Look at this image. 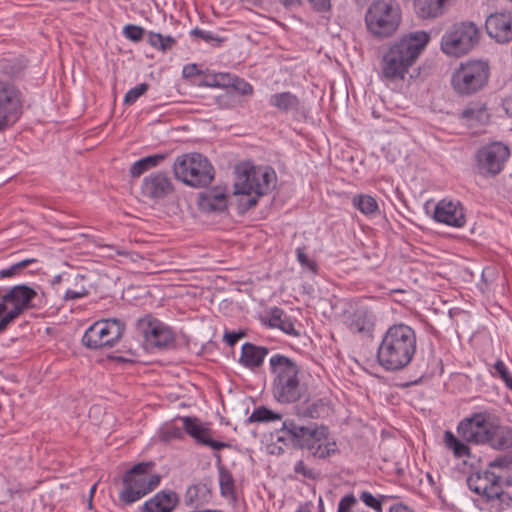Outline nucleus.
Here are the masks:
<instances>
[{
  "mask_svg": "<svg viewBox=\"0 0 512 512\" xmlns=\"http://www.w3.org/2000/svg\"><path fill=\"white\" fill-rule=\"evenodd\" d=\"M183 429L197 445L207 446L213 450H221L230 448L231 444L214 439L215 431L211 428L210 423L203 422L198 417L183 416L180 417Z\"/></svg>",
  "mask_w": 512,
  "mask_h": 512,
  "instance_id": "obj_18",
  "label": "nucleus"
},
{
  "mask_svg": "<svg viewBox=\"0 0 512 512\" xmlns=\"http://www.w3.org/2000/svg\"><path fill=\"white\" fill-rule=\"evenodd\" d=\"M244 335L245 334L243 332H226L224 335V340L229 346H234Z\"/></svg>",
  "mask_w": 512,
  "mask_h": 512,
  "instance_id": "obj_55",
  "label": "nucleus"
},
{
  "mask_svg": "<svg viewBox=\"0 0 512 512\" xmlns=\"http://www.w3.org/2000/svg\"><path fill=\"white\" fill-rule=\"evenodd\" d=\"M267 354L266 347L247 342L242 345L239 362L246 368L254 369L262 365Z\"/></svg>",
  "mask_w": 512,
  "mask_h": 512,
  "instance_id": "obj_27",
  "label": "nucleus"
},
{
  "mask_svg": "<svg viewBox=\"0 0 512 512\" xmlns=\"http://www.w3.org/2000/svg\"><path fill=\"white\" fill-rule=\"evenodd\" d=\"M36 261L37 260L34 258H29V259L22 260L18 263H15L12 266H10L9 268L1 270L0 277L7 278V277L14 276V275L20 273L24 268H26L30 264L35 263Z\"/></svg>",
  "mask_w": 512,
  "mask_h": 512,
  "instance_id": "obj_41",
  "label": "nucleus"
},
{
  "mask_svg": "<svg viewBox=\"0 0 512 512\" xmlns=\"http://www.w3.org/2000/svg\"><path fill=\"white\" fill-rule=\"evenodd\" d=\"M147 41L151 46L166 52L171 50L176 44V40L171 36H163L160 33L149 32L147 35Z\"/></svg>",
  "mask_w": 512,
  "mask_h": 512,
  "instance_id": "obj_36",
  "label": "nucleus"
},
{
  "mask_svg": "<svg viewBox=\"0 0 512 512\" xmlns=\"http://www.w3.org/2000/svg\"><path fill=\"white\" fill-rule=\"evenodd\" d=\"M296 512H310L307 508H300Z\"/></svg>",
  "mask_w": 512,
  "mask_h": 512,
  "instance_id": "obj_64",
  "label": "nucleus"
},
{
  "mask_svg": "<svg viewBox=\"0 0 512 512\" xmlns=\"http://www.w3.org/2000/svg\"><path fill=\"white\" fill-rule=\"evenodd\" d=\"M352 203L354 207L367 216L374 215L379 211L376 199L370 195H356L353 197Z\"/></svg>",
  "mask_w": 512,
  "mask_h": 512,
  "instance_id": "obj_33",
  "label": "nucleus"
},
{
  "mask_svg": "<svg viewBox=\"0 0 512 512\" xmlns=\"http://www.w3.org/2000/svg\"><path fill=\"white\" fill-rule=\"evenodd\" d=\"M37 296L34 289L17 285L5 294L0 292V334L27 309L33 307L32 300Z\"/></svg>",
  "mask_w": 512,
  "mask_h": 512,
  "instance_id": "obj_10",
  "label": "nucleus"
},
{
  "mask_svg": "<svg viewBox=\"0 0 512 512\" xmlns=\"http://www.w3.org/2000/svg\"><path fill=\"white\" fill-rule=\"evenodd\" d=\"M209 493V489L205 484L191 485L186 491L185 502L188 505L199 507L207 501Z\"/></svg>",
  "mask_w": 512,
  "mask_h": 512,
  "instance_id": "obj_32",
  "label": "nucleus"
},
{
  "mask_svg": "<svg viewBox=\"0 0 512 512\" xmlns=\"http://www.w3.org/2000/svg\"><path fill=\"white\" fill-rule=\"evenodd\" d=\"M494 415L484 411L474 413L460 421L457 432L460 438L471 444H487Z\"/></svg>",
  "mask_w": 512,
  "mask_h": 512,
  "instance_id": "obj_15",
  "label": "nucleus"
},
{
  "mask_svg": "<svg viewBox=\"0 0 512 512\" xmlns=\"http://www.w3.org/2000/svg\"><path fill=\"white\" fill-rule=\"evenodd\" d=\"M390 512H414L407 505L402 503L394 504L390 507Z\"/></svg>",
  "mask_w": 512,
  "mask_h": 512,
  "instance_id": "obj_58",
  "label": "nucleus"
},
{
  "mask_svg": "<svg viewBox=\"0 0 512 512\" xmlns=\"http://www.w3.org/2000/svg\"><path fill=\"white\" fill-rule=\"evenodd\" d=\"M281 415L276 414L273 411L269 410L266 407H259L253 411V413L248 418L249 422H267L273 420H280Z\"/></svg>",
  "mask_w": 512,
  "mask_h": 512,
  "instance_id": "obj_39",
  "label": "nucleus"
},
{
  "mask_svg": "<svg viewBox=\"0 0 512 512\" xmlns=\"http://www.w3.org/2000/svg\"><path fill=\"white\" fill-rule=\"evenodd\" d=\"M219 485L224 497H232L235 494L234 478L224 466L219 467Z\"/></svg>",
  "mask_w": 512,
  "mask_h": 512,
  "instance_id": "obj_35",
  "label": "nucleus"
},
{
  "mask_svg": "<svg viewBox=\"0 0 512 512\" xmlns=\"http://www.w3.org/2000/svg\"><path fill=\"white\" fill-rule=\"evenodd\" d=\"M401 22V10L393 0L374 1L365 14L368 31L377 38L392 36Z\"/></svg>",
  "mask_w": 512,
  "mask_h": 512,
  "instance_id": "obj_6",
  "label": "nucleus"
},
{
  "mask_svg": "<svg viewBox=\"0 0 512 512\" xmlns=\"http://www.w3.org/2000/svg\"><path fill=\"white\" fill-rule=\"evenodd\" d=\"M191 36L195 38H201L206 42H212V41H220L217 37H215L211 32L202 30L200 28H194L190 32Z\"/></svg>",
  "mask_w": 512,
  "mask_h": 512,
  "instance_id": "obj_50",
  "label": "nucleus"
},
{
  "mask_svg": "<svg viewBox=\"0 0 512 512\" xmlns=\"http://www.w3.org/2000/svg\"><path fill=\"white\" fill-rule=\"evenodd\" d=\"M508 388L512 390V378L509 379L508 383H505Z\"/></svg>",
  "mask_w": 512,
  "mask_h": 512,
  "instance_id": "obj_63",
  "label": "nucleus"
},
{
  "mask_svg": "<svg viewBox=\"0 0 512 512\" xmlns=\"http://www.w3.org/2000/svg\"><path fill=\"white\" fill-rule=\"evenodd\" d=\"M357 503V498L352 493L347 494L341 498L337 512H353V508Z\"/></svg>",
  "mask_w": 512,
  "mask_h": 512,
  "instance_id": "obj_45",
  "label": "nucleus"
},
{
  "mask_svg": "<svg viewBox=\"0 0 512 512\" xmlns=\"http://www.w3.org/2000/svg\"><path fill=\"white\" fill-rule=\"evenodd\" d=\"M116 253H117L118 255H127V254H128V252H126V251H122V250H117V251H116Z\"/></svg>",
  "mask_w": 512,
  "mask_h": 512,
  "instance_id": "obj_62",
  "label": "nucleus"
},
{
  "mask_svg": "<svg viewBox=\"0 0 512 512\" xmlns=\"http://www.w3.org/2000/svg\"><path fill=\"white\" fill-rule=\"evenodd\" d=\"M184 429L173 424L163 426L159 431V438L163 442L184 439Z\"/></svg>",
  "mask_w": 512,
  "mask_h": 512,
  "instance_id": "obj_38",
  "label": "nucleus"
},
{
  "mask_svg": "<svg viewBox=\"0 0 512 512\" xmlns=\"http://www.w3.org/2000/svg\"><path fill=\"white\" fill-rule=\"evenodd\" d=\"M285 318L286 316L284 315V311L280 308L275 307L271 310L268 324L272 328H279V326L281 325Z\"/></svg>",
  "mask_w": 512,
  "mask_h": 512,
  "instance_id": "obj_48",
  "label": "nucleus"
},
{
  "mask_svg": "<svg viewBox=\"0 0 512 512\" xmlns=\"http://www.w3.org/2000/svg\"><path fill=\"white\" fill-rule=\"evenodd\" d=\"M144 34L145 30L134 24H128L123 28V35L133 42L141 41Z\"/></svg>",
  "mask_w": 512,
  "mask_h": 512,
  "instance_id": "obj_44",
  "label": "nucleus"
},
{
  "mask_svg": "<svg viewBox=\"0 0 512 512\" xmlns=\"http://www.w3.org/2000/svg\"><path fill=\"white\" fill-rule=\"evenodd\" d=\"M136 327L148 346L162 349L174 342V335L168 326L150 315L138 319Z\"/></svg>",
  "mask_w": 512,
  "mask_h": 512,
  "instance_id": "obj_17",
  "label": "nucleus"
},
{
  "mask_svg": "<svg viewBox=\"0 0 512 512\" xmlns=\"http://www.w3.org/2000/svg\"><path fill=\"white\" fill-rule=\"evenodd\" d=\"M199 205L206 211L222 212L227 208V195L224 191H205L199 196Z\"/></svg>",
  "mask_w": 512,
  "mask_h": 512,
  "instance_id": "obj_28",
  "label": "nucleus"
},
{
  "mask_svg": "<svg viewBox=\"0 0 512 512\" xmlns=\"http://www.w3.org/2000/svg\"><path fill=\"white\" fill-rule=\"evenodd\" d=\"M375 325V317L366 308L357 309L349 318L351 332L370 336Z\"/></svg>",
  "mask_w": 512,
  "mask_h": 512,
  "instance_id": "obj_26",
  "label": "nucleus"
},
{
  "mask_svg": "<svg viewBox=\"0 0 512 512\" xmlns=\"http://www.w3.org/2000/svg\"><path fill=\"white\" fill-rule=\"evenodd\" d=\"M279 329L294 337H298L300 335V333L295 329L294 323L288 317L284 319V321L279 326Z\"/></svg>",
  "mask_w": 512,
  "mask_h": 512,
  "instance_id": "obj_51",
  "label": "nucleus"
},
{
  "mask_svg": "<svg viewBox=\"0 0 512 512\" xmlns=\"http://www.w3.org/2000/svg\"><path fill=\"white\" fill-rule=\"evenodd\" d=\"M430 40L425 31L405 34L389 46L382 57V76L389 81L403 80Z\"/></svg>",
  "mask_w": 512,
  "mask_h": 512,
  "instance_id": "obj_2",
  "label": "nucleus"
},
{
  "mask_svg": "<svg viewBox=\"0 0 512 512\" xmlns=\"http://www.w3.org/2000/svg\"><path fill=\"white\" fill-rule=\"evenodd\" d=\"M151 463H138L128 470L123 477V490L120 499L132 504L154 490L160 483V476L150 474Z\"/></svg>",
  "mask_w": 512,
  "mask_h": 512,
  "instance_id": "obj_9",
  "label": "nucleus"
},
{
  "mask_svg": "<svg viewBox=\"0 0 512 512\" xmlns=\"http://www.w3.org/2000/svg\"><path fill=\"white\" fill-rule=\"evenodd\" d=\"M489 78V66L481 60L462 63L453 73L452 86L461 95H471L481 90Z\"/></svg>",
  "mask_w": 512,
  "mask_h": 512,
  "instance_id": "obj_11",
  "label": "nucleus"
},
{
  "mask_svg": "<svg viewBox=\"0 0 512 512\" xmlns=\"http://www.w3.org/2000/svg\"><path fill=\"white\" fill-rule=\"evenodd\" d=\"M456 0H415V11L422 19L442 16Z\"/></svg>",
  "mask_w": 512,
  "mask_h": 512,
  "instance_id": "obj_24",
  "label": "nucleus"
},
{
  "mask_svg": "<svg viewBox=\"0 0 512 512\" xmlns=\"http://www.w3.org/2000/svg\"><path fill=\"white\" fill-rule=\"evenodd\" d=\"M467 485L472 492L481 496L485 502L490 503L498 501L499 510L510 506V495L504 490H501V487L494 481L489 465H487L484 470L469 475Z\"/></svg>",
  "mask_w": 512,
  "mask_h": 512,
  "instance_id": "obj_14",
  "label": "nucleus"
},
{
  "mask_svg": "<svg viewBox=\"0 0 512 512\" xmlns=\"http://www.w3.org/2000/svg\"><path fill=\"white\" fill-rule=\"evenodd\" d=\"M445 446L453 452L455 458H469L471 450L467 442L457 438L451 431H445L443 438Z\"/></svg>",
  "mask_w": 512,
  "mask_h": 512,
  "instance_id": "obj_31",
  "label": "nucleus"
},
{
  "mask_svg": "<svg viewBox=\"0 0 512 512\" xmlns=\"http://www.w3.org/2000/svg\"><path fill=\"white\" fill-rule=\"evenodd\" d=\"M492 426L487 444L496 450L512 448V427L502 425L496 416L493 418Z\"/></svg>",
  "mask_w": 512,
  "mask_h": 512,
  "instance_id": "obj_23",
  "label": "nucleus"
},
{
  "mask_svg": "<svg viewBox=\"0 0 512 512\" xmlns=\"http://www.w3.org/2000/svg\"><path fill=\"white\" fill-rule=\"evenodd\" d=\"M234 77H231L229 74L220 73L215 76V84L217 86H232Z\"/></svg>",
  "mask_w": 512,
  "mask_h": 512,
  "instance_id": "obj_53",
  "label": "nucleus"
},
{
  "mask_svg": "<svg viewBox=\"0 0 512 512\" xmlns=\"http://www.w3.org/2000/svg\"><path fill=\"white\" fill-rule=\"evenodd\" d=\"M325 410V404L323 400L319 399L313 402H306L305 405L299 409L298 415L306 418L316 419Z\"/></svg>",
  "mask_w": 512,
  "mask_h": 512,
  "instance_id": "obj_37",
  "label": "nucleus"
},
{
  "mask_svg": "<svg viewBox=\"0 0 512 512\" xmlns=\"http://www.w3.org/2000/svg\"><path fill=\"white\" fill-rule=\"evenodd\" d=\"M505 106L507 110L512 109V94L505 99Z\"/></svg>",
  "mask_w": 512,
  "mask_h": 512,
  "instance_id": "obj_59",
  "label": "nucleus"
},
{
  "mask_svg": "<svg viewBox=\"0 0 512 512\" xmlns=\"http://www.w3.org/2000/svg\"><path fill=\"white\" fill-rule=\"evenodd\" d=\"M140 190L144 198L158 202L171 195L174 186L166 173L153 172L143 178Z\"/></svg>",
  "mask_w": 512,
  "mask_h": 512,
  "instance_id": "obj_19",
  "label": "nucleus"
},
{
  "mask_svg": "<svg viewBox=\"0 0 512 512\" xmlns=\"http://www.w3.org/2000/svg\"><path fill=\"white\" fill-rule=\"evenodd\" d=\"M434 219L439 223L461 228L466 223L464 207L459 200L444 198L435 206Z\"/></svg>",
  "mask_w": 512,
  "mask_h": 512,
  "instance_id": "obj_20",
  "label": "nucleus"
},
{
  "mask_svg": "<svg viewBox=\"0 0 512 512\" xmlns=\"http://www.w3.org/2000/svg\"><path fill=\"white\" fill-rule=\"evenodd\" d=\"M480 39V31L471 21L451 25L441 38V50L448 56L461 57L474 49Z\"/></svg>",
  "mask_w": 512,
  "mask_h": 512,
  "instance_id": "obj_8",
  "label": "nucleus"
},
{
  "mask_svg": "<svg viewBox=\"0 0 512 512\" xmlns=\"http://www.w3.org/2000/svg\"><path fill=\"white\" fill-rule=\"evenodd\" d=\"M417 349L415 330L404 323L390 326L384 333L377 350V360L387 371H399L407 367Z\"/></svg>",
  "mask_w": 512,
  "mask_h": 512,
  "instance_id": "obj_1",
  "label": "nucleus"
},
{
  "mask_svg": "<svg viewBox=\"0 0 512 512\" xmlns=\"http://www.w3.org/2000/svg\"><path fill=\"white\" fill-rule=\"evenodd\" d=\"M488 35L499 43L512 40V12L503 11L491 14L485 23Z\"/></svg>",
  "mask_w": 512,
  "mask_h": 512,
  "instance_id": "obj_21",
  "label": "nucleus"
},
{
  "mask_svg": "<svg viewBox=\"0 0 512 512\" xmlns=\"http://www.w3.org/2000/svg\"><path fill=\"white\" fill-rule=\"evenodd\" d=\"M486 117V108L482 104L469 105L460 113V118L467 121L471 125L474 122H482Z\"/></svg>",
  "mask_w": 512,
  "mask_h": 512,
  "instance_id": "obj_34",
  "label": "nucleus"
},
{
  "mask_svg": "<svg viewBox=\"0 0 512 512\" xmlns=\"http://www.w3.org/2000/svg\"><path fill=\"white\" fill-rule=\"evenodd\" d=\"M270 369L274 375L273 395L280 403H293L301 399L306 391L300 383V368L289 357L275 354L270 358Z\"/></svg>",
  "mask_w": 512,
  "mask_h": 512,
  "instance_id": "obj_4",
  "label": "nucleus"
},
{
  "mask_svg": "<svg viewBox=\"0 0 512 512\" xmlns=\"http://www.w3.org/2000/svg\"><path fill=\"white\" fill-rule=\"evenodd\" d=\"M296 256L301 266L308 268L312 272H316V263L307 256L304 248H297Z\"/></svg>",
  "mask_w": 512,
  "mask_h": 512,
  "instance_id": "obj_46",
  "label": "nucleus"
},
{
  "mask_svg": "<svg viewBox=\"0 0 512 512\" xmlns=\"http://www.w3.org/2000/svg\"><path fill=\"white\" fill-rule=\"evenodd\" d=\"M360 500L365 503L366 506L373 508L377 512L382 511V503L388 496H380V498L374 497L370 492L363 491L359 496Z\"/></svg>",
  "mask_w": 512,
  "mask_h": 512,
  "instance_id": "obj_40",
  "label": "nucleus"
},
{
  "mask_svg": "<svg viewBox=\"0 0 512 512\" xmlns=\"http://www.w3.org/2000/svg\"><path fill=\"white\" fill-rule=\"evenodd\" d=\"M21 114L20 91L12 84L0 81V131L14 125Z\"/></svg>",
  "mask_w": 512,
  "mask_h": 512,
  "instance_id": "obj_16",
  "label": "nucleus"
},
{
  "mask_svg": "<svg viewBox=\"0 0 512 512\" xmlns=\"http://www.w3.org/2000/svg\"><path fill=\"white\" fill-rule=\"evenodd\" d=\"M95 490H96V485H93L90 489L89 508H92V497H93V494L95 493Z\"/></svg>",
  "mask_w": 512,
  "mask_h": 512,
  "instance_id": "obj_61",
  "label": "nucleus"
},
{
  "mask_svg": "<svg viewBox=\"0 0 512 512\" xmlns=\"http://www.w3.org/2000/svg\"><path fill=\"white\" fill-rule=\"evenodd\" d=\"M86 295H88V291L85 288H82L79 291L69 289L66 291V293L64 295V299L65 300H75V299L82 298Z\"/></svg>",
  "mask_w": 512,
  "mask_h": 512,
  "instance_id": "obj_54",
  "label": "nucleus"
},
{
  "mask_svg": "<svg viewBox=\"0 0 512 512\" xmlns=\"http://www.w3.org/2000/svg\"><path fill=\"white\" fill-rule=\"evenodd\" d=\"M36 261L37 260L34 258H29V259L22 260L18 263H15L12 266H10L9 268L1 270L0 277L7 278V277L14 276V275L20 273L24 268H26L30 264L35 263Z\"/></svg>",
  "mask_w": 512,
  "mask_h": 512,
  "instance_id": "obj_42",
  "label": "nucleus"
},
{
  "mask_svg": "<svg viewBox=\"0 0 512 512\" xmlns=\"http://www.w3.org/2000/svg\"><path fill=\"white\" fill-rule=\"evenodd\" d=\"M182 73L185 78H189L195 75H199L200 70L198 69L196 64H188L184 66Z\"/></svg>",
  "mask_w": 512,
  "mask_h": 512,
  "instance_id": "obj_57",
  "label": "nucleus"
},
{
  "mask_svg": "<svg viewBox=\"0 0 512 512\" xmlns=\"http://www.w3.org/2000/svg\"><path fill=\"white\" fill-rule=\"evenodd\" d=\"M494 368L500 375L501 379L505 383H508V381H509V379H511V377L507 371V368H506V365L504 364V362L502 360H497L494 364Z\"/></svg>",
  "mask_w": 512,
  "mask_h": 512,
  "instance_id": "obj_52",
  "label": "nucleus"
},
{
  "mask_svg": "<svg viewBox=\"0 0 512 512\" xmlns=\"http://www.w3.org/2000/svg\"><path fill=\"white\" fill-rule=\"evenodd\" d=\"M275 179V172L268 167L252 166L238 172L234 188L236 195L247 197L246 203H242L246 209L254 207L260 196L268 193L271 183Z\"/></svg>",
  "mask_w": 512,
  "mask_h": 512,
  "instance_id": "obj_5",
  "label": "nucleus"
},
{
  "mask_svg": "<svg viewBox=\"0 0 512 512\" xmlns=\"http://www.w3.org/2000/svg\"><path fill=\"white\" fill-rule=\"evenodd\" d=\"M269 103L281 112L298 110L300 105L298 97L291 92L275 93L271 95Z\"/></svg>",
  "mask_w": 512,
  "mask_h": 512,
  "instance_id": "obj_29",
  "label": "nucleus"
},
{
  "mask_svg": "<svg viewBox=\"0 0 512 512\" xmlns=\"http://www.w3.org/2000/svg\"><path fill=\"white\" fill-rule=\"evenodd\" d=\"M125 324L119 319H102L93 323L84 333L82 343L90 349L113 347L123 336Z\"/></svg>",
  "mask_w": 512,
  "mask_h": 512,
  "instance_id": "obj_13",
  "label": "nucleus"
},
{
  "mask_svg": "<svg viewBox=\"0 0 512 512\" xmlns=\"http://www.w3.org/2000/svg\"><path fill=\"white\" fill-rule=\"evenodd\" d=\"M294 471L297 474H301L304 478H308V479L316 478L315 472L312 469L308 468L302 460H299L298 462H296V464L294 466Z\"/></svg>",
  "mask_w": 512,
  "mask_h": 512,
  "instance_id": "obj_49",
  "label": "nucleus"
},
{
  "mask_svg": "<svg viewBox=\"0 0 512 512\" xmlns=\"http://www.w3.org/2000/svg\"><path fill=\"white\" fill-rule=\"evenodd\" d=\"M312 7L317 11H327L331 4L330 0H308Z\"/></svg>",
  "mask_w": 512,
  "mask_h": 512,
  "instance_id": "obj_56",
  "label": "nucleus"
},
{
  "mask_svg": "<svg viewBox=\"0 0 512 512\" xmlns=\"http://www.w3.org/2000/svg\"><path fill=\"white\" fill-rule=\"evenodd\" d=\"M488 465L492 471V478L497 482V485L504 490L505 487L512 486V457L499 456Z\"/></svg>",
  "mask_w": 512,
  "mask_h": 512,
  "instance_id": "obj_22",
  "label": "nucleus"
},
{
  "mask_svg": "<svg viewBox=\"0 0 512 512\" xmlns=\"http://www.w3.org/2000/svg\"><path fill=\"white\" fill-rule=\"evenodd\" d=\"M178 503L177 494L173 491H161L142 506L143 512H172Z\"/></svg>",
  "mask_w": 512,
  "mask_h": 512,
  "instance_id": "obj_25",
  "label": "nucleus"
},
{
  "mask_svg": "<svg viewBox=\"0 0 512 512\" xmlns=\"http://www.w3.org/2000/svg\"><path fill=\"white\" fill-rule=\"evenodd\" d=\"M148 88L149 86L147 83H141L130 89L124 97V103L128 105L135 103L139 97L146 93Z\"/></svg>",
  "mask_w": 512,
  "mask_h": 512,
  "instance_id": "obj_43",
  "label": "nucleus"
},
{
  "mask_svg": "<svg viewBox=\"0 0 512 512\" xmlns=\"http://www.w3.org/2000/svg\"><path fill=\"white\" fill-rule=\"evenodd\" d=\"M214 457H215V459H216V464H217L218 468H219L220 466H223V465H222V458H221V455H220L219 453H215V454H214Z\"/></svg>",
  "mask_w": 512,
  "mask_h": 512,
  "instance_id": "obj_60",
  "label": "nucleus"
},
{
  "mask_svg": "<svg viewBox=\"0 0 512 512\" xmlns=\"http://www.w3.org/2000/svg\"><path fill=\"white\" fill-rule=\"evenodd\" d=\"M175 177L191 187L209 185L214 179V168L206 157L199 153L178 156L173 165Z\"/></svg>",
  "mask_w": 512,
  "mask_h": 512,
  "instance_id": "obj_7",
  "label": "nucleus"
},
{
  "mask_svg": "<svg viewBox=\"0 0 512 512\" xmlns=\"http://www.w3.org/2000/svg\"><path fill=\"white\" fill-rule=\"evenodd\" d=\"M232 87L242 95H251L253 87L244 79L234 77Z\"/></svg>",
  "mask_w": 512,
  "mask_h": 512,
  "instance_id": "obj_47",
  "label": "nucleus"
},
{
  "mask_svg": "<svg viewBox=\"0 0 512 512\" xmlns=\"http://www.w3.org/2000/svg\"><path fill=\"white\" fill-rule=\"evenodd\" d=\"M511 151L507 144L493 141L482 145L475 154L477 172L483 177H496L506 167Z\"/></svg>",
  "mask_w": 512,
  "mask_h": 512,
  "instance_id": "obj_12",
  "label": "nucleus"
},
{
  "mask_svg": "<svg viewBox=\"0 0 512 512\" xmlns=\"http://www.w3.org/2000/svg\"><path fill=\"white\" fill-rule=\"evenodd\" d=\"M276 440L296 448H306L318 458H326L335 452V443L328 442V429L316 423L304 426L294 419H285L276 431Z\"/></svg>",
  "mask_w": 512,
  "mask_h": 512,
  "instance_id": "obj_3",
  "label": "nucleus"
},
{
  "mask_svg": "<svg viewBox=\"0 0 512 512\" xmlns=\"http://www.w3.org/2000/svg\"><path fill=\"white\" fill-rule=\"evenodd\" d=\"M165 158V154H154L137 160L130 167L129 172L131 177H140L146 171L157 167Z\"/></svg>",
  "mask_w": 512,
  "mask_h": 512,
  "instance_id": "obj_30",
  "label": "nucleus"
}]
</instances>
